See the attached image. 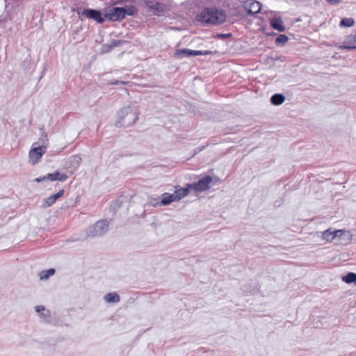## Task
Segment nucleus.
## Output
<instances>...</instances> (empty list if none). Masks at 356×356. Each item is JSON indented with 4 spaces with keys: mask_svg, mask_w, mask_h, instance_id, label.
Returning a JSON list of instances; mask_svg holds the SVG:
<instances>
[{
    "mask_svg": "<svg viewBox=\"0 0 356 356\" xmlns=\"http://www.w3.org/2000/svg\"><path fill=\"white\" fill-rule=\"evenodd\" d=\"M226 17V14L222 10L207 8L197 15L196 19L205 24L218 25L225 22Z\"/></svg>",
    "mask_w": 356,
    "mask_h": 356,
    "instance_id": "1",
    "label": "nucleus"
},
{
    "mask_svg": "<svg viewBox=\"0 0 356 356\" xmlns=\"http://www.w3.org/2000/svg\"><path fill=\"white\" fill-rule=\"evenodd\" d=\"M35 145L36 143L33 144L29 152V162L33 165L38 163L47 152L46 146H35Z\"/></svg>",
    "mask_w": 356,
    "mask_h": 356,
    "instance_id": "2",
    "label": "nucleus"
},
{
    "mask_svg": "<svg viewBox=\"0 0 356 356\" xmlns=\"http://www.w3.org/2000/svg\"><path fill=\"white\" fill-rule=\"evenodd\" d=\"M212 177L207 175L202 177L201 179H200L197 182L188 184V187H190L191 189H193L195 191L203 192L210 189L211 184H212Z\"/></svg>",
    "mask_w": 356,
    "mask_h": 356,
    "instance_id": "3",
    "label": "nucleus"
},
{
    "mask_svg": "<svg viewBox=\"0 0 356 356\" xmlns=\"http://www.w3.org/2000/svg\"><path fill=\"white\" fill-rule=\"evenodd\" d=\"M213 51H196L191 49H179L177 50L175 55L179 58H183L184 56L189 57L191 56H199V55H211Z\"/></svg>",
    "mask_w": 356,
    "mask_h": 356,
    "instance_id": "4",
    "label": "nucleus"
},
{
    "mask_svg": "<svg viewBox=\"0 0 356 356\" xmlns=\"http://www.w3.org/2000/svg\"><path fill=\"white\" fill-rule=\"evenodd\" d=\"M81 15L82 16L86 17L88 19H92L100 24L104 22V17H102V13L99 10L93 9H84Z\"/></svg>",
    "mask_w": 356,
    "mask_h": 356,
    "instance_id": "5",
    "label": "nucleus"
},
{
    "mask_svg": "<svg viewBox=\"0 0 356 356\" xmlns=\"http://www.w3.org/2000/svg\"><path fill=\"white\" fill-rule=\"evenodd\" d=\"M244 8L248 13L254 15L260 12L261 4L255 0H247L244 3Z\"/></svg>",
    "mask_w": 356,
    "mask_h": 356,
    "instance_id": "6",
    "label": "nucleus"
},
{
    "mask_svg": "<svg viewBox=\"0 0 356 356\" xmlns=\"http://www.w3.org/2000/svg\"><path fill=\"white\" fill-rule=\"evenodd\" d=\"M108 228V222L106 220L97 221L94 226V234L92 236L102 235L104 234Z\"/></svg>",
    "mask_w": 356,
    "mask_h": 356,
    "instance_id": "7",
    "label": "nucleus"
},
{
    "mask_svg": "<svg viewBox=\"0 0 356 356\" xmlns=\"http://www.w3.org/2000/svg\"><path fill=\"white\" fill-rule=\"evenodd\" d=\"M341 49H356V31L347 36L344 44L339 47Z\"/></svg>",
    "mask_w": 356,
    "mask_h": 356,
    "instance_id": "8",
    "label": "nucleus"
},
{
    "mask_svg": "<svg viewBox=\"0 0 356 356\" xmlns=\"http://www.w3.org/2000/svg\"><path fill=\"white\" fill-rule=\"evenodd\" d=\"M109 17L113 21L121 20L125 18L124 8L115 7L110 10Z\"/></svg>",
    "mask_w": 356,
    "mask_h": 356,
    "instance_id": "9",
    "label": "nucleus"
},
{
    "mask_svg": "<svg viewBox=\"0 0 356 356\" xmlns=\"http://www.w3.org/2000/svg\"><path fill=\"white\" fill-rule=\"evenodd\" d=\"M337 231H340L339 233L336 234V238H338L340 240V243L348 244L350 243L353 235L350 231L343 229H337Z\"/></svg>",
    "mask_w": 356,
    "mask_h": 356,
    "instance_id": "10",
    "label": "nucleus"
},
{
    "mask_svg": "<svg viewBox=\"0 0 356 356\" xmlns=\"http://www.w3.org/2000/svg\"><path fill=\"white\" fill-rule=\"evenodd\" d=\"M64 190L62 189L60 190L57 193L48 197L47 199L44 200L42 207L44 208H47L53 205L59 197H62L64 195Z\"/></svg>",
    "mask_w": 356,
    "mask_h": 356,
    "instance_id": "11",
    "label": "nucleus"
},
{
    "mask_svg": "<svg viewBox=\"0 0 356 356\" xmlns=\"http://www.w3.org/2000/svg\"><path fill=\"white\" fill-rule=\"evenodd\" d=\"M190 187H188V184L186 188H181L179 186H175V191L173 193V195L176 200V201H179L181 198L187 196L189 193Z\"/></svg>",
    "mask_w": 356,
    "mask_h": 356,
    "instance_id": "12",
    "label": "nucleus"
},
{
    "mask_svg": "<svg viewBox=\"0 0 356 356\" xmlns=\"http://www.w3.org/2000/svg\"><path fill=\"white\" fill-rule=\"evenodd\" d=\"M47 179L50 181H56L58 180L60 181H65L68 179L67 175L65 173H60L58 171H56L54 173H49L46 175Z\"/></svg>",
    "mask_w": 356,
    "mask_h": 356,
    "instance_id": "13",
    "label": "nucleus"
},
{
    "mask_svg": "<svg viewBox=\"0 0 356 356\" xmlns=\"http://www.w3.org/2000/svg\"><path fill=\"white\" fill-rule=\"evenodd\" d=\"M340 231H332L331 229H328L322 232V238L327 242H332L336 238V234L339 233Z\"/></svg>",
    "mask_w": 356,
    "mask_h": 356,
    "instance_id": "14",
    "label": "nucleus"
},
{
    "mask_svg": "<svg viewBox=\"0 0 356 356\" xmlns=\"http://www.w3.org/2000/svg\"><path fill=\"white\" fill-rule=\"evenodd\" d=\"M270 26L280 32L285 31V26L282 20L280 18H273L270 22Z\"/></svg>",
    "mask_w": 356,
    "mask_h": 356,
    "instance_id": "15",
    "label": "nucleus"
},
{
    "mask_svg": "<svg viewBox=\"0 0 356 356\" xmlns=\"http://www.w3.org/2000/svg\"><path fill=\"white\" fill-rule=\"evenodd\" d=\"M176 200L173 195V194H170L168 193H165L162 195V198L160 202L161 205H168L173 202H175Z\"/></svg>",
    "mask_w": 356,
    "mask_h": 356,
    "instance_id": "16",
    "label": "nucleus"
},
{
    "mask_svg": "<svg viewBox=\"0 0 356 356\" xmlns=\"http://www.w3.org/2000/svg\"><path fill=\"white\" fill-rule=\"evenodd\" d=\"M284 99V96L282 94H275L270 98L271 103L275 106L282 104Z\"/></svg>",
    "mask_w": 356,
    "mask_h": 356,
    "instance_id": "17",
    "label": "nucleus"
},
{
    "mask_svg": "<svg viewBox=\"0 0 356 356\" xmlns=\"http://www.w3.org/2000/svg\"><path fill=\"white\" fill-rule=\"evenodd\" d=\"M107 302H118L120 300L119 296L115 293H109L104 296Z\"/></svg>",
    "mask_w": 356,
    "mask_h": 356,
    "instance_id": "18",
    "label": "nucleus"
},
{
    "mask_svg": "<svg viewBox=\"0 0 356 356\" xmlns=\"http://www.w3.org/2000/svg\"><path fill=\"white\" fill-rule=\"evenodd\" d=\"M342 280L346 283L350 284L354 282L356 284V273H349L346 276L343 277Z\"/></svg>",
    "mask_w": 356,
    "mask_h": 356,
    "instance_id": "19",
    "label": "nucleus"
},
{
    "mask_svg": "<svg viewBox=\"0 0 356 356\" xmlns=\"http://www.w3.org/2000/svg\"><path fill=\"white\" fill-rule=\"evenodd\" d=\"M355 20L353 18H343L340 22V26L351 27L354 25Z\"/></svg>",
    "mask_w": 356,
    "mask_h": 356,
    "instance_id": "20",
    "label": "nucleus"
},
{
    "mask_svg": "<svg viewBox=\"0 0 356 356\" xmlns=\"http://www.w3.org/2000/svg\"><path fill=\"white\" fill-rule=\"evenodd\" d=\"M55 273V270L54 268H49L47 270H42L40 273V277L41 280H46L49 277V276L53 275Z\"/></svg>",
    "mask_w": 356,
    "mask_h": 356,
    "instance_id": "21",
    "label": "nucleus"
},
{
    "mask_svg": "<svg viewBox=\"0 0 356 356\" xmlns=\"http://www.w3.org/2000/svg\"><path fill=\"white\" fill-rule=\"evenodd\" d=\"M124 10L125 13V17L127 15L132 16L137 13V9L136 8L135 6H126L125 8H124Z\"/></svg>",
    "mask_w": 356,
    "mask_h": 356,
    "instance_id": "22",
    "label": "nucleus"
},
{
    "mask_svg": "<svg viewBox=\"0 0 356 356\" xmlns=\"http://www.w3.org/2000/svg\"><path fill=\"white\" fill-rule=\"evenodd\" d=\"M288 40V38L286 35H280L275 40V42L277 44H280V43H285Z\"/></svg>",
    "mask_w": 356,
    "mask_h": 356,
    "instance_id": "23",
    "label": "nucleus"
},
{
    "mask_svg": "<svg viewBox=\"0 0 356 356\" xmlns=\"http://www.w3.org/2000/svg\"><path fill=\"white\" fill-rule=\"evenodd\" d=\"M35 311L37 313H40L41 312H44L45 310V308L42 305H38L35 307Z\"/></svg>",
    "mask_w": 356,
    "mask_h": 356,
    "instance_id": "24",
    "label": "nucleus"
},
{
    "mask_svg": "<svg viewBox=\"0 0 356 356\" xmlns=\"http://www.w3.org/2000/svg\"><path fill=\"white\" fill-rule=\"evenodd\" d=\"M230 34H217L216 38H224L229 37Z\"/></svg>",
    "mask_w": 356,
    "mask_h": 356,
    "instance_id": "25",
    "label": "nucleus"
},
{
    "mask_svg": "<svg viewBox=\"0 0 356 356\" xmlns=\"http://www.w3.org/2000/svg\"><path fill=\"white\" fill-rule=\"evenodd\" d=\"M45 179H47V177H46V175L43 176V177H40L36 178L35 179V181L40 182V181H44Z\"/></svg>",
    "mask_w": 356,
    "mask_h": 356,
    "instance_id": "26",
    "label": "nucleus"
},
{
    "mask_svg": "<svg viewBox=\"0 0 356 356\" xmlns=\"http://www.w3.org/2000/svg\"><path fill=\"white\" fill-rule=\"evenodd\" d=\"M330 4H336L339 3L341 0H326Z\"/></svg>",
    "mask_w": 356,
    "mask_h": 356,
    "instance_id": "27",
    "label": "nucleus"
},
{
    "mask_svg": "<svg viewBox=\"0 0 356 356\" xmlns=\"http://www.w3.org/2000/svg\"><path fill=\"white\" fill-rule=\"evenodd\" d=\"M118 83L126 84L127 82L115 81H113V82L111 83V84H118Z\"/></svg>",
    "mask_w": 356,
    "mask_h": 356,
    "instance_id": "28",
    "label": "nucleus"
}]
</instances>
